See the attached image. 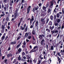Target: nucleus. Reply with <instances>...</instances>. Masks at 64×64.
<instances>
[{"mask_svg":"<svg viewBox=\"0 0 64 64\" xmlns=\"http://www.w3.org/2000/svg\"><path fill=\"white\" fill-rule=\"evenodd\" d=\"M38 62L37 64H40V63H41V61L40 60H38Z\"/></svg>","mask_w":64,"mask_h":64,"instance_id":"50","label":"nucleus"},{"mask_svg":"<svg viewBox=\"0 0 64 64\" xmlns=\"http://www.w3.org/2000/svg\"><path fill=\"white\" fill-rule=\"evenodd\" d=\"M35 25L36 26H37L38 25V20H37L35 23Z\"/></svg>","mask_w":64,"mask_h":64,"instance_id":"20","label":"nucleus"},{"mask_svg":"<svg viewBox=\"0 0 64 64\" xmlns=\"http://www.w3.org/2000/svg\"><path fill=\"white\" fill-rule=\"evenodd\" d=\"M60 20H61L58 18L56 19V21L57 22V23H60Z\"/></svg>","mask_w":64,"mask_h":64,"instance_id":"11","label":"nucleus"},{"mask_svg":"<svg viewBox=\"0 0 64 64\" xmlns=\"http://www.w3.org/2000/svg\"><path fill=\"white\" fill-rule=\"evenodd\" d=\"M5 15V14H2L0 15V16H1V17H3V16H4V15Z\"/></svg>","mask_w":64,"mask_h":64,"instance_id":"64","label":"nucleus"},{"mask_svg":"<svg viewBox=\"0 0 64 64\" xmlns=\"http://www.w3.org/2000/svg\"><path fill=\"white\" fill-rule=\"evenodd\" d=\"M4 30L2 29L1 31V33H4Z\"/></svg>","mask_w":64,"mask_h":64,"instance_id":"61","label":"nucleus"},{"mask_svg":"<svg viewBox=\"0 0 64 64\" xmlns=\"http://www.w3.org/2000/svg\"><path fill=\"white\" fill-rule=\"evenodd\" d=\"M64 28V25H63V24H62L61 27V29L62 30H63V29Z\"/></svg>","mask_w":64,"mask_h":64,"instance_id":"40","label":"nucleus"},{"mask_svg":"<svg viewBox=\"0 0 64 64\" xmlns=\"http://www.w3.org/2000/svg\"><path fill=\"white\" fill-rule=\"evenodd\" d=\"M18 14L17 13V12H15L14 14V19H16V17H17V15Z\"/></svg>","mask_w":64,"mask_h":64,"instance_id":"13","label":"nucleus"},{"mask_svg":"<svg viewBox=\"0 0 64 64\" xmlns=\"http://www.w3.org/2000/svg\"><path fill=\"white\" fill-rule=\"evenodd\" d=\"M21 24V22H19L18 24V27H19V26H20V24Z\"/></svg>","mask_w":64,"mask_h":64,"instance_id":"47","label":"nucleus"},{"mask_svg":"<svg viewBox=\"0 0 64 64\" xmlns=\"http://www.w3.org/2000/svg\"><path fill=\"white\" fill-rule=\"evenodd\" d=\"M33 61H34V62L35 63H36V60L35 59L33 60Z\"/></svg>","mask_w":64,"mask_h":64,"instance_id":"57","label":"nucleus"},{"mask_svg":"<svg viewBox=\"0 0 64 64\" xmlns=\"http://www.w3.org/2000/svg\"><path fill=\"white\" fill-rule=\"evenodd\" d=\"M31 36H28V38L29 39H31Z\"/></svg>","mask_w":64,"mask_h":64,"instance_id":"60","label":"nucleus"},{"mask_svg":"<svg viewBox=\"0 0 64 64\" xmlns=\"http://www.w3.org/2000/svg\"><path fill=\"white\" fill-rule=\"evenodd\" d=\"M35 8H34L32 10V11L33 12H35Z\"/></svg>","mask_w":64,"mask_h":64,"instance_id":"55","label":"nucleus"},{"mask_svg":"<svg viewBox=\"0 0 64 64\" xmlns=\"http://www.w3.org/2000/svg\"><path fill=\"white\" fill-rule=\"evenodd\" d=\"M20 53L19 52H18V51H17V52L16 53V55H17L18 54H20Z\"/></svg>","mask_w":64,"mask_h":64,"instance_id":"56","label":"nucleus"},{"mask_svg":"<svg viewBox=\"0 0 64 64\" xmlns=\"http://www.w3.org/2000/svg\"><path fill=\"white\" fill-rule=\"evenodd\" d=\"M48 25L50 26L52 25V22L51 21H50L48 23Z\"/></svg>","mask_w":64,"mask_h":64,"instance_id":"17","label":"nucleus"},{"mask_svg":"<svg viewBox=\"0 0 64 64\" xmlns=\"http://www.w3.org/2000/svg\"><path fill=\"white\" fill-rule=\"evenodd\" d=\"M16 44V42L15 41H14V42H11L10 43V45H13L14 44Z\"/></svg>","mask_w":64,"mask_h":64,"instance_id":"12","label":"nucleus"},{"mask_svg":"<svg viewBox=\"0 0 64 64\" xmlns=\"http://www.w3.org/2000/svg\"><path fill=\"white\" fill-rule=\"evenodd\" d=\"M22 19H23V18H20V23H21V22H22Z\"/></svg>","mask_w":64,"mask_h":64,"instance_id":"49","label":"nucleus"},{"mask_svg":"<svg viewBox=\"0 0 64 64\" xmlns=\"http://www.w3.org/2000/svg\"><path fill=\"white\" fill-rule=\"evenodd\" d=\"M4 11H6V10H7V8L6 6H5L4 8Z\"/></svg>","mask_w":64,"mask_h":64,"instance_id":"46","label":"nucleus"},{"mask_svg":"<svg viewBox=\"0 0 64 64\" xmlns=\"http://www.w3.org/2000/svg\"><path fill=\"white\" fill-rule=\"evenodd\" d=\"M2 8H4V4H3L2 3Z\"/></svg>","mask_w":64,"mask_h":64,"instance_id":"58","label":"nucleus"},{"mask_svg":"<svg viewBox=\"0 0 64 64\" xmlns=\"http://www.w3.org/2000/svg\"><path fill=\"white\" fill-rule=\"evenodd\" d=\"M57 54L58 55V56H60V57H61V55H60V53L59 52Z\"/></svg>","mask_w":64,"mask_h":64,"instance_id":"53","label":"nucleus"},{"mask_svg":"<svg viewBox=\"0 0 64 64\" xmlns=\"http://www.w3.org/2000/svg\"><path fill=\"white\" fill-rule=\"evenodd\" d=\"M50 50H54V47L53 46H51L50 47V48H49Z\"/></svg>","mask_w":64,"mask_h":64,"instance_id":"15","label":"nucleus"},{"mask_svg":"<svg viewBox=\"0 0 64 64\" xmlns=\"http://www.w3.org/2000/svg\"><path fill=\"white\" fill-rule=\"evenodd\" d=\"M38 46H36L34 47L33 49L31 50L30 52V53H32V52H36L37 51V50H35V49L38 48Z\"/></svg>","mask_w":64,"mask_h":64,"instance_id":"1","label":"nucleus"},{"mask_svg":"<svg viewBox=\"0 0 64 64\" xmlns=\"http://www.w3.org/2000/svg\"><path fill=\"white\" fill-rule=\"evenodd\" d=\"M64 8H62V14H64Z\"/></svg>","mask_w":64,"mask_h":64,"instance_id":"41","label":"nucleus"},{"mask_svg":"<svg viewBox=\"0 0 64 64\" xmlns=\"http://www.w3.org/2000/svg\"><path fill=\"white\" fill-rule=\"evenodd\" d=\"M49 19L48 18L46 19V23H48V21H49Z\"/></svg>","mask_w":64,"mask_h":64,"instance_id":"51","label":"nucleus"},{"mask_svg":"<svg viewBox=\"0 0 64 64\" xmlns=\"http://www.w3.org/2000/svg\"><path fill=\"white\" fill-rule=\"evenodd\" d=\"M51 11V9L50 8H49L48 10V13H50Z\"/></svg>","mask_w":64,"mask_h":64,"instance_id":"44","label":"nucleus"},{"mask_svg":"<svg viewBox=\"0 0 64 64\" xmlns=\"http://www.w3.org/2000/svg\"><path fill=\"white\" fill-rule=\"evenodd\" d=\"M18 60L20 61V60H21V57H20V55L19 56V57H18Z\"/></svg>","mask_w":64,"mask_h":64,"instance_id":"36","label":"nucleus"},{"mask_svg":"<svg viewBox=\"0 0 64 64\" xmlns=\"http://www.w3.org/2000/svg\"><path fill=\"white\" fill-rule=\"evenodd\" d=\"M44 12V13H47V10H45L44 11V12Z\"/></svg>","mask_w":64,"mask_h":64,"instance_id":"59","label":"nucleus"},{"mask_svg":"<svg viewBox=\"0 0 64 64\" xmlns=\"http://www.w3.org/2000/svg\"><path fill=\"white\" fill-rule=\"evenodd\" d=\"M32 33L33 35H35V30H33Z\"/></svg>","mask_w":64,"mask_h":64,"instance_id":"32","label":"nucleus"},{"mask_svg":"<svg viewBox=\"0 0 64 64\" xmlns=\"http://www.w3.org/2000/svg\"><path fill=\"white\" fill-rule=\"evenodd\" d=\"M60 36V39H61V38H62V34H60H60H58V36H57V39H58V38H59V37Z\"/></svg>","mask_w":64,"mask_h":64,"instance_id":"8","label":"nucleus"},{"mask_svg":"<svg viewBox=\"0 0 64 64\" xmlns=\"http://www.w3.org/2000/svg\"><path fill=\"white\" fill-rule=\"evenodd\" d=\"M43 37H45V34H42L41 35H39L38 38L39 39H40V40H42L43 38Z\"/></svg>","mask_w":64,"mask_h":64,"instance_id":"3","label":"nucleus"},{"mask_svg":"<svg viewBox=\"0 0 64 64\" xmlns=\"http://www.w3.org/2000/svg\"><path fill=\"white\" fill-rule=\"evenodd\" d=\"M14 2V0H12V1L10 2L9 5L10 6H12V5H13L12 3H13Z\"/></svg>","mask_w":64,"mask_h":64,"instance_id":"10","label":"nucleus"},{"mask_svg":"<svg viewBox=\"0 0 64 64\" xmlns=\"http://www.w3.org/2000/svg\"><path fill=\"white\" fill-rule=\"evenodd\" d=\"M42 9L43 10H45L46 9V7L45 6H43L42 7Z\"/></svg>","mask_w":64,"mask_h":64,"instance_id":"37","label":"nucleus"},{"mask_svg":"<svg viewBox=\"0 0 64 64\" xmlns=\"http://www.w3.org/2000/svg\"><path fill=\"white\" fill-rule=\"evenodd\" d=\"M60 15L59 13L56 14V17L58 18H59Z\"/></svg>","mask_w":64,"mask_h":64,"instance_id":"28","label":"nucleus"},{"mask_svg":"<svg viewBox=\"0 0 64 64\" xmlns=\"http://www.w3.org/2000/svg\"><path fill=\"white\" fill-rule=\"evenodd\" d=\"M54 19H56V16L54 15Z\"/></svg>","mask_w":64,"mask_h":64,"instance_id":"63","label":"nucleus"},{"mask_svg":"<svg viewBox=\"0 0 64 64\" xmlns=\"http://www.w3.org/2000/svg\"><path fill=\"white\" fill-rule=\"evenodd\" d=\"M27 59H30V57L28 55V56H26Z\"/></svg>","mask_w":64,"mask_h":64,"instance_id":"52","label":"nucleus"},{"mask_svg":"<svg viewBox=\"0 0 64 64\" xmlns=\"http://www.w3.org/2000/svg\"><path fill=\"white\" fill-rule=\"evenodd\" d=\"M28 33L27 32H26V33L25 35V36H24L25 38V37L26 38V37H28Z\"/></svg>","mask_w":64,"mask_h":64,"instance_id":"22","label":"nucleus"},{"mask_svg":"<svg viewBox=\"0 0 64 64\" xmlns=\"http://www.w3.org/2000/svg\"><path fill=\"white\" fill-rule=\"evenodd\" d=\"M7 56L8 57H9L10 56V57H12V54H8Z\"/></svg>","mask_w":64,"mask_h":64,"instance_id":"21","label":"nucleus"},{"mask_svg":"<svg viewBox=\"0 0 64 64\" xmlns=\"http://www.w3.org/2000/svg\"><path fill=\"white\" fill-rule=\"evenodd\" d=\"M54 25L55 26H58V22H55L54 23Z\"/></svg>","mask_w":64,"mask_h":64,"instance_id":"31","label":"nucleus"},{"mask_svg":"<svg viewBox=\"0 0 64 64\" xmlns=\"http://www.w3.org/2000/svg\"><path fill=\"white\" fill-rule=\"evenodd\" d=\"M4 6L5 7H6V8H8L9 7V3H8L7 4V5L6 4H4Z\"/></svg>","mask_w":64,"mask_h":64,"instance_id":"19","label":"nucleus"},{"mask_svg":"<svg viewBox=\"0 0 64 64\" xmlns=\"http://www.w3.org/2000/svg\"><path fill=\"white\" fill-rule=\"evenodd\" d=\"M14 2H16V4H18V2H19V0H14Z\"/></svg>","mask_w":64,"mask_h":64,"instance_id":"24","label":"nucleus"},{"mask_svg":"<svg viewBox=\"0 0 64 64\" xmlns=\"http://www.w3.org/2000/svg\"><path fill=\"white\" fill-rule=\"evenodd\" d=\"M22 56H25V53L24 52H23L22 53Z\"/></svg>","mask_w":64,"mask_h":64,"instance_id":"38","label":"nucleus"},{"mask_svg":"<svg viewBox=\"0 0 64 64\" xmlns=\"http://www.w3.org/2000/svg\"><path fill=\"white\" fill-rule=\"evenodd\" d=\"M1 29L3 30H4V29H5V26L4 25H2V26Z\"/></svg>","mask_w":64,"mask_h":64,"instance_id":"26","label":"nucleus"},{"mask_svg":"<svg viewBox=\"0 0 64 64\" xmlns=\"http://www.w3.org/2000/svg\"><path fill=\"white\" fill-rule=\"evenodd\" d=\"M54 31L55 33H57L58 32V31L57 30H56Z\"/></svg>","mask_w":64,"mask_h":64,"instance_id":"62","label":"nucleus"},{"mask_svg":"<svg viewBox=\"0 0 64 64\" xmlns=\"http://www.w3.org/2000/svg\"><path fill=\"white\" fill-rule=\"evenodd\" d=\"M46 31H48L47 32H49V33H50V30L48 28H46Z\"/></svg>","mask_w":64,"mask_h":64,"instance_id":"29","label":"nucleus"},{"mask_svg":"<svg viewBox=\"0 0 64 64\" xmlns=\"http://www.w3.org/2000/svg\"><path fill=\"white\" fill-rule=\"evenodd\" d=\"M51 36H52V34H49V35H47L46 36V37H47V38H51Z\"/></svg>","mask_w":64,"mask_h":64,"instance_id":"18","label":"nucleus"},{"mask_svg":"<svg viewBox=\"0 0 64 64\" xmlns=\"http://www.w3.org/2000/svg\"><path fill=\"white\" fill-rule=\"evenodd\" d=\"M21 44V42H20L18 45L16 47L17 48H19V47L20 46Z\"/></svg>","mask_w":64,"mask_h":64,"instance_id":"27","label":"nucleus"},{"mask_svg":"<svg viewBox=\"0 0 64 64\" xmlns=\"http://www.w3.org/2000/svg\"><path fill=\"white\" fill-rule=\"evenodd\" d=\"M8 0H4L3 2L4 4H5V3H6L7 2V1Z\"/></svg>","mask_w":64,"mask_h":64,"instance_id":"30","label":"nucleus"},{"mask_svg":"<svg viewBox=\"0 0 64 64\" xmlns=\"http://www.w3.org/2000/svg\"><path fill=\"white\" fill-rule=\"evenodd\" d=\"M20 38H21V36H18V37L17 39V40H19V39H20Z\"/></svg>","mask_w":64,"mask_h":64,"instance_id":"35","label":"nucleus"},{"mask_svg":"<svg viewBox=\"0 0 64 64\" xmlns=\"http://www.w3.org/2000/svg\"><path fill=\"white\" fill-rule=\"evenodd\" d=\"M7 59H5L4 60V63H5L6 64H8V63H7Z\"/></svg>","mask_w":64,"mask_h":64,"instance_id":"34","label":"nucleus"},{"mask_svg":"<svg viewBox=\"0 0 64 64\" xmlns=\"http://www.w3.org/2000/svg\"><path fill=\"white\" fill-rule=\"evenodd\" d=\"M41 45L43 46V45H45V40L44 39H43L41 41Z\"/></svg>","mask_w":64,"mask_h":64,"instance_id":"4","label":"nucleus"},{"mask_svg":"<svg viewBox=\"0 0 64 64\" xmlns=\"http://www.w3.org/2000/svg\"><path fill=\"white\" fill-rule=\"evenodd\" d=\"M57 59L58 60V61H59V64H60V62H61V60H61L60 58H59V56L57 57Z\"/></svg>","mask_w":64,"mask_h":64,"instance_id":"14","label":"nucleus"},{"mask_svg":"<svg viewBox=\"0 0 64 64\" xmlns=\"http://www.w3.org/2000/svg\"><path fill=\"white\" fill-rule=\"evenodd\" d=\"M44 19H45V18H42L41 19V21L42 22V24H44L45 23L46 21Z\"/></svg>","mask_w":64,"mask_h":64,"instance_id":"5","label":"nucleus"},{"mask_svg":"<svg viewBox=\"0 0 64 64\" xmlns=\"http://www.w3.org/2000/svg\"><path fill=\"white\" fill-rule=\"evenodd\" d=\"M18 8H17L16 9V10L15 11V12H16L17 13V12H18Z\"/></svg>","mask_w":64,"mask_h":64,"instance_id":"54","label":"nucleus"},{"mask_svg":"<svg viewBox=\"0 0 64 64\" xmlns=\"http://www.w3.org/2000/svg\"><path fill=\"white\" fill-rule=\"evenodd\" d=\"M27 12L26 13V15H28V14H29V12H30V10H29V8H28V9H27Z\"/></svg>","mask_w":64,"mask_h":64,"instance_id":"23","label":"nucleus"},{"mask_svg":"<svg viewBox=\"0 0 64 64\" xmlns=\"http://www.w3.org/2000/svg\"><path fill=\"white\" fill-rule=\"evenodd\" d=\"M59 26L60 27H58V28H57V30H59V29H60H60H61V26L59 25Z\"/></svg>","mask_w":64,"mask_h":64,"instance_id":"39","label":"nucleus"},{"mask_svg":"<svg viewBox=\"0 0 64 64\" xmlns=\"http://www.w3.org/2000/svg\"><path fill=\"white\" fill-rule=\"evenodd\" d=\"M46 14H47V13H46L42 12L40 14L41 16V17H43L44 16H45L46 15Z\"/></svg>","mask_w":64,"mask_h":64,"instance_id":"6","label":"nucleus"},{"mask_svg":"<svg viewBox=\"0 0 64 64\" xmlns=\"http://www.w3.org/2000/svg\"><path fill=\"white\" fill-rule=\"evenodd\" d=\"M9 10H12V6H10L9 8Z\"/></svg>","mask_w":64,"mask_h":64,"instance_id":"43","label":"nucleus"},{"mask_svg":"<svg viewBox=\"0 0 64 64\" xmlns=\"http://www.w3.org/2000/svg\"><path fill=\"white\" fill-rule=\"evenodd\" d=\"M27 30H28V26H26L24 30V32H27Z\"/></svg>","mask_w":64,"mask_h":64,"instance_id":"16","label":"nucleus"},{"mask_svg":"<svg viewBox=\"0 0 64 64\" xmlns=\"http://www.w3.org/2000/svg\"><path fill=\"white\" fill-rule=\"evenodd\" d=\"M50 18L52 20H53V17L52 16H51L50 17Z\"/></svg>","mask_w":64,"mask_h":64,"instance_id":"33","label":"nucleus"},{"mask_svg":"<svg viewBox=\"0 0 64 64\" xmlns=\"http://www.w3.org/2000/svg\"><path fill=\"white\" fill-rule=\"evenodd\" d=\"M51 32L52 33V34H54L55 33V30H51Z\"/></svg>","mask_w":64,"mask_h":64,"instance_id":"45","label":"nucleus"},{"mask_svg":"<svg viewBox=\"0 0 64 64\" xmlns=\"http://www.w3.org/2000/svg\"><path fill=\"white\" fill-rule=\"evenodd\" d=\"M23 45L22 46V48H24L26 47V42L25 41H24L23 43Z\"/></svg>","mask_w":64,"mask_h":64,"instance_id":"9","label":"nucleus"},{"mask_svg":"<svg viewBox=\"0 0 64 64\" xmlns=\"http://www.w3.org/2000/svg\"><path fill=\"white\" fill-rule=\"evenodd\" d=\"M6 35V34L5 33L4 34L3 36L1 38V39L2 40H0V42H1V41L2 40L3 41V40H4V39H5V37Z\"/></svg>","mask_w":64,"mask_h":64,"instance_id":"7","label":"nucleus"},{"mask_svg":"<svg viewBox=\"0 0 64 64\" xmlns=\"http://www.w3.org/2000/svg\"><path fill=\"white\" fill-rule=\"evenodd\" d=\"M34 16H32L31 19L30 18L28 19V20L30 21V25H31V24H32V21H34Z\"/></svg>","mask_w":64,"mask_h":64,"instance_id":"2","label":"nucleus"},{"mask_svg":"<svg viewBox=\"0 0 64 64\" xmlns=\"http://www.w3.org/2000/svg\"><path fill=\"white\" fill-rule=\"evenodd\" d=\"M19 52L20 53L21 51H22V49L20 48H19L18 50Z\"/></svg>","mask_w":64,"mask_h":64,"instance_id":"25","label":"nucleus"},{"mask_svg":"<svg viewBox=\"0 0 64 64\" xmlns=\"http://www.w3.org/2000/svg\"><path fill=\"white\" fill-rule=\"evenodd\" d=\"M53 4L52 3L51 5H50V7H52H52H53Z\"/></svg>","mask_w":64,"mask_h":64,"instance_id":"42","label":"nucleus"},{"mask_svg":"<svg viewBox=\"0 0 64 64\" xmlns=\"http://www.w3.org/2000/svg\"><path fill=\"white\" fill-rule=\"evenodd\" d=\"M32 39L34 40V41H35V38H34V36H33L32 35Z\"/></svg>","mask_w":64,"mask_h":64,"instance_id":"48","label":"nucleus"}]
</instances>
